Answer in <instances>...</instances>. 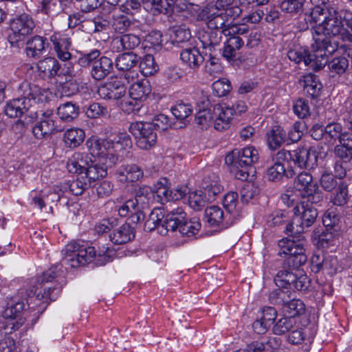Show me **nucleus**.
I'll return each instance as SVG.
<instances>
[{
	"label": "nucleus",
	"instance_id": "1",
	"mask_svg": "<svg viewBox=\"0 0 352 352\" xmlns=\"http://www.w3.org/2000/svg\"><path fill=\"white\" fill-rule=\"evenodd\" d=\"M351 22V12L347 10H328V15L313 28V38L318 49V57L332 55L339 49L336 38L346 41L351 39L347 25Z\"/></svg>",
	"mask_w": 352,
	"mask_h": 352
},
{
	"label": "nucleus",
	"instance_id": "2",
	"mask_svg": "<svg viewBox=\"0 0 352 352\" xmlns=\"http://www.w3.org/2000/svg\"><path fill=\"white\" fill-rule=\"evenodd\" d=\"M16 94L19 98L6 104L5 113L10 118H18L23 115L25 116L23 123L32 122L38 118V113L31 108L34 104L46 102L47 91L36 85L23 81L19 85Z\"/></svg>",
	"mask_w": 352,
	"mask_h": 352
},
{
	"label": "nucleus",
	"instance_id": "3",
	"mask_svg": "<svg viewBox=\"0 0 352 352\" xmlns=\"http://www.w3.org/2000/svg\"><path fill=\"white\" fill-rule=\"evenodd\" d=\"M200 228L201 223L198 220L188 219L183 208H177L166 214L164 224L160 228V234L164 235L169 230H178L182 235L190 237L195 235Z\"/></svg>",
	"mask_w": 352,
	"mask_h": 352
},
{
	"label": "nucleus",
	"instance_id": "4",
	"mask_svg": "<svg viewBox=\"0 0 352 352\" xmlns=\"http://www.w3.org/2000/svg\"><path fill=\"white\" fill-rule=\"evenodd\" d=\"M294 216L292 222L288 223L285 228L287 234L292 236L305 232L316 221L318 217L317 210L305 201H301L294 208Z\"/></svg>",
	"mask_w": 352,
	"mask_h": 352
},
{
	"label": "nucleus",
	"instance_id": "5",
	"mask_svg": "<svg viewBox=\"0 0 352 352\" xmlns=\"http://www.w3.org/2000/svg\"><path fill=\"white\" fill-rule=\"evenodd\" d=\"M292 239H282L278 242V246L280 248L279 254H286L287 257L284 262L285 265L293 269H298L307 261V256L305 254V249L303 247L304 237L301 234V237L298 235L292 236L287 234Z\"/></svg>",
	"mask_w": 352,
	"mask_h": 352
},
{
	"label": "nucleus",
	"instance_id": "6",
	"mask_svg": "<svg viewBox=\"0 0 352 352\" xmlns=\"http://www.w3.org/2000/svg\"><path fill=\"white\" fill-rule=\"evenodd\" d=\"M278 160L292 161L300 168H314L318 161V154L315 149L310 146H298L295 150L287 151L281 149L278 151Z\"/></svg>",
	"mask_w": 352,
	"mask_h": 352
},
{
	"label": "nucleus",
	"instance_id": "7",
	"mask_svg": "<svg viewBox=\"0 0 352 352\" xmlns=\"http://www.w3.org/2000/svg\"><path fill=\"white\" fill-rule=\"evenodd\" d=\"M64 251L65 256L63 259V265H68L71 267L85 265L96 256L94 247H87L76 241L68 243Z\"/></svg>",
	"mask_w": 352,
	"mask_h": 352
},
{
	"label": "nucleus",
	"instance_id": "8",
	"mask_svg": "<svg viewBox=\"0 0 352 352\" xmlns=\"http://www.w3.org/2000/svg\"><path fill=\"white\" fill-rule=\"evenodd\" d=\"M318 49L315 47V42L311 44V52H309L305 48L290 50L287 53L289 59L295 63L303 62L305 65L309 66L313 70H320L327 63L328 57L322 56L318 57Z\"/></svg>",
	"mask_w": 352,
	"mask_h": 352
},
{
	"label": "nucleus",
	"instance_id": "9",
	"mask_svg": "<svg viewBox=\"0 0 352 352\" xmlns=\"http://www.w3.org/2000/svg\"><path fill=\"white\" fill-rule=\"evenodd\" d=\"M35 23L32 18L28 14H22L16 16L10 22L12 33L8 36V41L12 46L16 45L19 42L25 40L30 34Z\"/></svg>",
	"mask_w": 352,
	"mask_h": 352
},
{
	"label": "nucleus",
	"instance_id": "10",
	"mask_svg": "<svg viewBox=\"0 0 352 352\" xmlns=\"http://www.w3.org/2000/svg\"><path fill=\"white\" fill-rule=\"evenodd\" d=\"M197 20L203 21L209 29H223L227 25L225 10L216 4H208L197 14Z\"/></svg>",
	"mask_w": 352,
	"mask_h": 352
},
{
	"label": "nucleus",
	"instance_id": "11",
	"mask_svg": "<svg viewBox=\"0 0 352 352\" xmlns=\"http://www.w3.org/2000/svg\"><path fill=\"white\" fill-rule=\"evenodd\" d=\"M129 131L137 139V144L142 149H149L156 142L157 134L149 122H136L131 124Z\"/></svg>",
	"mask_w": 352,
	"mask_h": 352
},
{
	"label": "nucleus",
	"instance_id": "12",
	"mask_svg": "<svg viewBox=\"0 0 352 352\" xmlns=\"http://www.w3.org/2000/svg\"><path fill=\"white\" fill-rule=\"evenodd\" d=\"M110 142L108 139H98V138H89L86 142V145L88 148L89 153L93 157H98L115 164L118 162V158L116 154H112L109 153V145Z\"/></svg>",
	"mask_w": 352,
	"mask_h": 352
},
{
	"label": "nucleus",
	"instance_id": "13",
	"mask_svg": "<svg viewBox=\"0 0 352 352\" xmlns=\"http://www.w3.org/2000/svg\"><path fill=\"white\" fill-rule=\"evenodd\" d=\"M53 116L54 115L51 110H47L41 113L40 121L32 128L33 135L36 139L41 140L45 138L54 132L58 131Z\"/></svg>",
	"mask_w": 352,
	"mask_h": 352
},
{
	"label": "nucleus",
	"instance_id": "14",
	"mask_svg": "<svg viewBox=\"0 0 352 352\" xmlns=\"http://www.w3.org/2000/svg\"><path fill=\"white\" fill-rule=\"evenodd\" d=\"M214 127L223 131L230 127L233 117V109L226 104H217L213 107Z\"/></svg>",
	"mask_w": 352,
	"mask_h": 352
},
{
	"label": "nucleus",
	"instance_id": "15",
	"mask_svg": "<svg viewBox=\"0 0 352 352\" xmlns=\"http://www.w3.org/2000/svg\"><path fill=\"white\" fill-rule=\"evenodd\" d=\"M146 199V196L141 190L137 192L133 198L126 199L122 195L118 200L122 205L118 209V214L120 217H126L130 213H133L138 208H142L144 201Z\"/></svg>",
	"mask_w": 352,
	"mask_h": 352
},
{
	"label": "nucleus",
	"instance_id": "16",
	"mask_svg": "<svg viewBox=\"0 0 352 352\" xmlns=\"http://www.w3.org/2000/svg\"><path fill=\"white\" fill-rule=\"evenodd\" d=\"M140 44V38L134 34H125L115 37L111 42L112 50L120 52L135 49Z\"/></svg>",
	"mask_w": 352,
	"mask_h": 352
},
{
	"label": "nucleus",
	"instance_id": "17",
	"mask_svg": "<svg viewBox=\"0 0 352 352\" xmlns=\"http://www.w3.org/2000/svg\"><path fill=\"white\" fill-rule=\"evenodd\" d=\"M98 93L104 99L118 100L124 96L126 87L121 81L113 80L100 87Z\"/></svg>",
	"mask_w": 352,
	"mask_h": 352
},
{
	"label": "nucleus",
	"instance_id": "18",
	"mask_svg": "<svg viewBox=\"0 0 352 352\" xmlns=\"http://www.w3.org/2000/svg\"><path fill=\"white\" fill-rule=\"evenodd\" d=\"M278 152L272 157L273 164L270 166L267 170V177L270 181L278 182L284 177H292L294 175L293 170H286L283 162L286 160H280L277 158Z\"/></svg>",
	"mask_w": 352,
	"mask_h": 352
},
{
	"label": "nucleus",
	"instance_id": "19",
	"mask_svg": "<svg viewBox=\"0 0 352 352\" xmlns=\"http://www.w3.org/2000/svg\"><path fill=\"white\" fill-rule=\"evenodd\" d=\"M135 238L134 228L128 223L114 229L109 234L110 241L116 245H122Z\"/></svg>",
	"mask_w": 352,
	"mask_h": 352
},
{
	"label": "nucleus",
	"instance_id": "20",
	"mask_svg": "<svg viewBox=\"0 0 352 352\" xmlns=\"http://www.w3.org/2000/svg\"><path fill=\"white\" fill-rule=\"evenodd\" d=\"M48 45L45 38L38 35L34 36L26 42V54L29 57L38 58L45 52Z\"/></svg>",
	"mask_w": 352,
	"mask_h": 352
},
{
	"label": "nucleus",
	"instance_id": "21",
	"mask_svg": "<svg viewBox=\"0 0 352 352\" xmlns=\"http://www.w3.org/2000/svg\"><path fill=\"white\" fill-rule=\"evenodd\" d=\"M91 161L87 153L76 152L68 160L67 167L69 172L80 175L85 171Z\"/></svg>",
	"mask_w": 352,
	"mask_h": 352
},
{
	"label": "nucleus",
	"instance_id": "22",
	"mask_svg": "<svg viewBox=\"0 0 352 352\" xmlns=\"http://www.w3.org/2000/svg\"><path fill=\"white\" fill-rule=\"evenodd\" d=\"M116 175L120 182H133L139 180L143 176L142 170L135 164L121 166L117 170Z\"/></svg>",
	"mask_w": 352,
	"mask_h": 352
},
{
	"label": "nucleus",
	"instance_id": "23",
	"mask_svg": "<svg viewBox=\"0 0 352 352\" xmlns=\"http://www.w3.org/2000/svg\"><path fill=\"white\" fill-rule=\"evenodd\" d=\"M111 143L109 153L116 154L119 159V155L124 151L131 148L132 141L130 136L126 133H119L113 138H107Z\"/></svg>",
	"mask_w": 352,
	"mask_h": 352
},
{
	"label": "nucleus",
	"instance_id": "24",
	"mask_svg": "<svg viewBox=\"0 0 352 352\" xmlns=\"http://www.w3.org/2000/svg\"><path fill=\"white\" fill-rule=\"evenodd\" d=\"M113 69V61L108 57L102 56L94 61L91 69L92 77L101 80L109 75Z\"/></svg>",
	"mask_w": 352,
	"mask_h": 352
},
{
	"label": "nucleus",
	"instance_id": "25",
	"mask_svg": "<svg viewBox=\"0 0 352 352\" xmlns=\"http://www.w3.org/2000/svg\"><path fill=\"white\" fill-rule=\"evenodd\" d=\"M37 68L43 78H52L58 74L60 65L53 57H47L38 61Z\"/></svg>",
	"mask_w": 352,
	"mask_h": 352
},
{
	"label": "nucleus",
	"instance_id": "26",
	"mask_svg": "<svg viewBox=\"0 0 352 352\" xmlns=\"http://www.w3.org/2000/svg\"><path fill=\"white\" fill-rule=\"evenodd\" d=\"M151 88L149 82L146 78L133 82L129 87V93L131 97L135 100L144 101L150 94Z\"/></svg>",
	"mask_w": 352,
	"mask_h": 352
},
{
	"label": "nucleus",
	"instance_id": "27",
	"mask_svg": "<svg viewBox=\"0 0 352 352\" xmlns=\"http://www.w3.org/2000/svg\"><path fill=\"white\" fill-rule=\"evenodd\" d=\"M236 161L238 167H252L258 160V153L254 147L248 146L239 151Z\"/></svg>",
	"mask_w": 352,
	"mask_h": 352
},
{
	"label": "nucleus",
	"instance_id": "28",
	"mask_svg": "<svg viewBox=\"0 0 352 352\" xmlns=\"http://www.w3.org/2000/svg\"><path fill=\"white\" fill-rule=\"evenodd\" d=\"M181 60L190 68H197L204 61V57L196 47L183 50L180 54Z\"/></svg>",
	"mask_w": 352,
	"mask_h": 352
},
{
	"label": "nucleus",
	"instance_id": "29",
	"mask_svg": "<svg viewBox=\"0 0 352 352\" xmlns=\"http://www.w3.org/2000/svg\"><path fill=\"white\" fill-rule=\"evenodd\" d=\"M286 133L280 126H274L266 133L267 142L269 148L276 150L285 142Z\"/></svg>",
	"mask_w": 352,
	"mask_h": 352
},
{
	"label": "nucleus",
	"instance_id": "30",
	"mask_svg": "<svg viewBox=\"0 0 352 352\" xmlns=\"http://www.w3.org/2000/svg\"><path fill=\"white\" fill-rule=\"evenodd\" d=\"M140 58L133 52L120 54L116 59V67L120 71L133 69L139 63Z\"/></svg>",
	"mask_w": 352,
	"mask_h": 352
},
{
	"label": "nucleus",
	"instance_id": "31",
	"mask_svg": "<svg viewBox=\"0 0 352 352\" xmlns=\"http://www.w3.org/2000/svg\"><path fill=\"white\" fill-rule=\"evenodd\" d=\"M244 42L243 39L239 36H230L224 46L223 56L227 60H230L235 58L237 55V52L243 45Z\"/></svg>",
	"mask_w": 352,
	"mask_h": 352
},
{
	"label": "nucleus",
	"instance_id": "32",
	"mask_svg": "<svg viewBox=\"0 0 352 352\" xmlns=\"http://www.w3.org/2000/svg\"><path fill=\"white\" fill-rule=\"evenodd\" d=\"M107 167L104 165L95 163L91 161L85 171L82 173V175L86 176V179L89 180L88 182L91 185L96 180L107 175Z\"/></svg>",
	"mask_w": 352,
	"mask_h": 352
},
{
	"label": "nucleus",
	"instance_id": "33",
	"mask_svg": "<svg viewBox=\"0 0 352 352\" xmlns=\"http://www.w3.org/2000/svg\"><path fill=\"white\" fill-rule=\"evenodd\" d=\"M283 270H280L274 278V283L278 287L291 288L292 283L296 280V274L292 270V267L283 266Z\"/></svg>",
	"mask_w": 352,
	"mask_h": 352
},
{
	"label": "nucleus",
	"instance_id": "34",
	"mask_svg": "<svg viewBox=\"0 0 352 352\" xmlns=\"http://www.w3.org/2000/svg\"><path fill=\"white\" fill-rule=\"evenodd\" d=\"M303 82V89L307 95L310 96L312 98L319 96L322 85L315 74H308L304 76Z\"/></svg>",
	"mask_w": 352,
	"mask_h": 352
},
{
	"label": "nucleus",
	"instance_id": "35",
	"mask_svg": "<svg viewBox=\"0 0 352 352\" xmlns=\"http://www.w3.org/2000/svg\"><path fill=\"white\" fill-rule=\"evenodd\" d=\"M305 0H283L280 4V10L290 16L301 14Z\"/></svg>",
	"mask_w": 352,
	"mask_h": 352
},
{
	"label": "nucleus",
	"instance_id": "36",
	"mask_svg": "<svg viewBox=\"0 0 352 352\" xmlns=\"http://www.w3.org/2000/svg\"><path fill=\"white\" fill-rule=\"evenodd\" d=\"M85 134L82 129L79 128H71L64 133V142L70 148L78 146L85 140Z\"/></svg>",
	"mask_w": 352,
	"mask_h": 352
},
{
	"label": "nucleus",
	"instance_id": "37",
	"mask_svg": "<svg viewBox=\"0 0 352 352\" xmlns=\"http://www.w3.org/2000/svg\"><path fill=\"white\" fill-rule=\"evenodd\" d=\"M57 113L63 121L69 122L78 116L79 108L76 104L68 102L59 106Z\"/></svg>",
	"mask_w": 352,
	"mask_h": 352
},
{
	"label": "nucleus",
	"instance_id": "38",
	"mask_svg": "<svg viewBox=\"0 0 352 352\" xmlns=\"http://www.w3.org/2000/svg\"><path fill=\"white\" fill-rule=\"evenodd\" d=\"M202 188L204 189L205 193L208 195L209 199H214L223 189V186L219 184L218 177L214 175L204 178Z\"/></svg>",
	"mask_w": 352,
	"mask_h": 352
},
{
	"label": "nucleus",
	"instance_id": "39",
	"mask_svg": "<svg viewBox=\"0 0 352 352\" xmlns=\"http://www.w3.org/2000/svg\"><path fill=\"white\" fill-rule=\"evenodd\" d=\"M140 69L143 76H148L155 74L159 70V66L153 56L146 54L140 61Z\"/></svg>",
	"mask_w": 352,
	"mask_h": 352
},
{
	"label": "nucleus",
	"instance_id": "40",
	"mask_svg": "<svg viewBox=\"0 0 352 352\" xmlns=\"http://www.w3.org/2000/svg\"><path fill=\"white\" fill-rule=\"evenodd\" d=\"M78 175L77 178L68 184L69 191L76 196L82 195L85 190L91 186L85 175Z\"/></svg>",
	"mask_w": 352,
	"mask_h": 352
},
{
	"label": "nucleus",
	"instance_id": "41",
	"mask_svg": "<svg viewBox=\"0 0 352 352\" xmlns=\"http://www.w3.org/2000/svg\"><path fill=\"white\" fill-rule=\"evenodd\" d=\"M223 29H210L206 32L201 36V42L204 47L207 46H215L220 43L222 35L224 32Z\"/></svg>",
	"mask_w": 352,
	"mask_h": 352
},
{
	"label": "nucleus",
	"instance_id": "42",
	"mask_svg": "<svg viewBox=\"0 0 352 352\" xmlns=\"http://www.w3.org/2000/svg\"><path fill=\"white\" fill-rule=\"evenodd\" d=\"M294 185L296 189L305 192L308 191L309 188H314L317 184L313 182V177L310 173L302 172L296 177Z\"/></svg>",
	"mask_w": 352,
	"mask_h": 352
},
{
	"label": "nucleus",
	"instance_id": "43",
	"mask_svg": "<svg viewBox=\"0 0 352 352\" xmlns=\"http://www.w3.org/2000/svg\"><path fill=\"white\" fill-rule=\"evenodd\" d=\"M205 217L212 226H219L223 220V211L217 206H212L205 210Z\"/></svg>",
	"mask_w": 352,
	"mask_h": 352
},
{
	"label": "nucleus",
	"instance_id": "44",
	"mask_svg": "<svg viewBox=\"0 0 352 352\" xmlns=\"http://www.w3.org/2000/svg\"><path fill=\"white\" fill-rule=\"evenodd\" d=\"M120 107L123 111L129 113H139L143 108V102L133 98V97L126 98L121 101Z\"/></svg>",
	"mask_w": 352,
	"mask_h": 352
},
{
	"label": "nucleus",
	"instance_id": "45",
	"mask_svg": "<svg viewBox=\"0 0 352 352\" xmlns=\"http://www.w3.org/2000/svg\"><path fill=\"white\" fill-rule=\"evenodd\" d=\"M296 326L294 318L291 317L283 318L280 319L274 327V332L278 335L289 333Z\"/></svg>",
	"mask_w": 352,
	"mask_h": 352
},
{
	"label": "nucleus",
	"instance_id": "46",
	"mask_svg": "<svg viewBox=\"0 0 352 352\" xmlns=\"http://www.w3.org/2000/svg\"><path fill=\"white\" fill-rule=\"evenodd\" d=\"M336 192L331 197V202L333 205L344 206L348 199V189L345 182H340L335 189Z\"/></svg>",
	"mask_w": 352,
	"mask_h": 352
},
{
	"label": "nucleus",
	"instance_id": "47",
	"mask_svg": "<svg viewBox=\"0 0 352 352\" xmlns=\"http://www.w3.org/2000/svg\"><path fill=\"white\" fill-rule=\"evenodd\" d=\"M284 305L285 306V311L292 318L303 314L305 309L304 302L299 299H292L289 302H286Z\"/></svg>",
	"mask_w": 352,
	"mask_h": 352
},
{
	"label": "nucleus",
	"instance_id": "48",
	"mask_svg": "<svg viewBox=\"0 0 352 352\" xmlns=\"http://www.w3.org/2000/svg\"><path fill=\"white\" fill-rule=\"evenodd\" d=\"M51 41L54 43V50L56 51L58 58L63 61H67L70 59L72 55L68 51V46L69 43L66 38L60 40V41H54L52 38Z\"/></svg>",
	"mask_w": 352,
	"mask_h": 352
},
{
	"label": "nucleus",
	"instance_id": "49",
	"mask_svg": "<svg viewBox=\"0 0 352 352\" xmlns=\"http://www.w3.org/2000/svg\"><path fill=\"white\" fill-rule=\"evenodd\" d=\"M171 111L177 119L183 120L192 114V108L190 104L179 102L171 108Z\"/></svg>",
	"mask_w": 352,
	"mask_h": 352
},
{
	"label": "nucleus",
	"instance_id": "50",
	"mask_svg": "<svg viewBox=\"0 0 352 352\" xmlns=\"http://www.w3.org/2000/svg\"><path fill=\"white\" fill-rule=\"evenodd\" d=\"M340 182L343 181L338 179L333 175L329 173L323 174L320 180L321 187L328 192L335 190Z\"/></svg>",
	"mask_w": 352,
	"mask_h": 352
},
{
	"label": "nucleus",
	"instance_id": "51",
	"mask_svg": "<svg viewBox=\"0 0 352 352\" xmlns=\"http://www.w3.org/2000/svg\"><path fill=\"white\" fill-rule=\"evenodd\" d=\"M327 66L331 72L342 74L348 67L349 60L345 57L335 58L328 63Z\"/></svg>",
	"mask_w": 352,
	"mask_h": 352
},
{
	"label": "nucleus",
	"instance_id": "52",
	"mask_svg": "<svg viewBox=\"0 0 352 352\" xmlns=\"http://www.w3.org/2000/svg\"><path fill=\"white\" fill-rule=\"evenodd\" d=\"M302 198L306 199L305 202L313 206V204H318L323 200V193L316 185L314 188H309L308 191L303 192Z\"/></svg>",
	"mask_w": 352,
	"mask_h": 352
},
{
	"label": "nucleus",
	"instance_id": "53",
	"mask_svg": "<svg viewBox=\"0 0 352 352\" xmlns=\"http://www.w3.org/2000/svg\"><path fill=\"white\" fill-rule=\"evenodd\" d=\"M196 123L201 128H206L211 122H214L213 109L199 111L195 116Z\"/></svg>",
	"mask_w": 352,
	"mask_h": 352
},
{
	"label": "nucleus",
	"instance_id": "54",
	"mask_svg": "<svg viewBox=\"0 0 352 352\" xmlns=\"http://www.w3.org/2000/svg\"><path fill=\"white\" fill-rule=\"evenodd\" d=\"M231 89L230 81L226 78H222L213 82L212 90L218 97H223L227 95Z\"/></svg>",
	"mask_w": 352,
	"mask_h": 352
},
{
	"label": "nucleus",
	"instance_id": "55",
	"mask_svg": "<svg viewBox=\"0 0 352 352\" xmlns=\"http://www.w3.org/2000/svg\"><path fill=\"white\" fill-rule=\"evenodd\" d=\"M131 25V21L126 16L120 15L113 18L112 27L118 33L125 32Z\"/></svg>",
	"mask_w": 352,
	"mask_h": 352
},
{
	"label": "nucleus",
	"instance_id": "56",
	"mask_svg": "<svg viewBox=\"0 0 352 352\" xmlns=\"http://www.w3.org/2000/svg\"><path fill=\"white\" fill-rule=\"evenodd\" d=\"M259 193V189L253 184L247 183L243 185L241 190V201L248 203L250 199H253Z\"/></svg>",
	"mask_w": 352,
	"mask_h": 352
},
{
	"label": "nucleus",
	"instance_id": "57",
	"mask_svg": "<svg viewBox=\"0 0 352 352\" xmlns=\"http://www.w3.org/2000/svg\"><path fill=\"white\" fill-rule=\"evenodd\" d=\"M23 309L24 303L23 302H17L8 305L3 311V316L6 318L16 319L20 316Z\"/></svg>",
	"mask_w": 352,
	"mask_h": 352
},
{
	"label": "nucleus",
	"instance_id": "58",
	"mask_svg": "<svg viewBox=\"0 0 352 352\" xmlns=\"http://www.w3.org/2000/svg\"><path fill=\"white\" fill-rule=\"evenodd\" d=\"M305 129L306 124L305 122H296L288 133L289 140L293 142H296L299 141L302 138L304 131H305Z\"/></svg>",
	"mask_w": 352,
	"mask_h": 352
},
{
	"label": "nucleus",
	"instance_id": "59",
	"mask_svg": "<svg viewBox=\"0 0 352 352\" xmlns=\"http://www.w3.org/2000/svg\"><path fill=\"white\" fill-rule=\"evenodd\" d=\"M293 109L294 113L302 119L305 118L310 113L308 102L302 98H300L296 101Z\"/></svg>",
	"mask_w": 352,
	"mask_h": 352
},
{
	"label": "nucleus",
	"instance_id": "60",
	"mask_svg": "<svg viewBox=\"0 0 352 352\" xmlns=\"http://www.w3.org/2000/svg\"><path fill=\"white\" fill-rule=\"evenodd\" d=\"M342 127L338 123H331L324 127V137L331 140H340L342 134Z\"/></svg>",
	"mask_w": 352,
	"mask_h": 352
},
{
	"label": "nucleus",
	"instance_id": "61",
	"mask_svg": "<svg viewBox=\"0 0 352 352\" xmlns=\"http://www.w3.org/2000/svg\"><path fill=\"white\" fill-rule=\"evenodd\" d=\"M164 180V183L160 181L157 184L155 190L157 197L160 199L162 203L171 201V189L166 184V181L165 179Z\"/></svg>",
	"mask_w": 352,
	"mask_h": 352
},
{
	"label": "nucleus",
	"instance_id": "62",
	"mask_svg": "<svg viewBox=\"0 0 352 352\" xmlns=\"http://www.w3.org/2000/svg\"><path fill=\"white\" fill-rule=\"evenodd\" d=\"M86 115L89 118H97L107 114L108 111L107 108L102 106L99 103H92L87 109Z\"/></svg>",
	"mask_w": 352,
	"mask_h": 352
},
{
	"label": "nucleus",
	"instance_id": "63",
	"mask_svg": "<svg viewBox=\"0 0 352 352\" xmlns=\"http://www.w3.org/2000/svg\"><path fill=\"white\" fill-rule=\"evenodd\" d=\"M190 32L189 30L177 27L173 31V34L171 36L173 43L179 44L188 41L190 38Z\"/></svg>",
	"mask_w": 352,
	"mask_h": 352
},
{
	"label": "nucleus",
	"instance_id": "64",
	"mask_svg": "<svg viewBox=\"0 0 352 352\" xmlns=\"http://www.w3.org/2000/svg\"><path fill=\"white\" fill-rule=\"evenodd\" d=\"M150 124L153 125V129L162 131L168 129L170 126L168 118L164 114L156 116L152 122H150Z\"/></svg>",
	"mask_w": 352,
	"mask_h": 352
}]
</instances>
